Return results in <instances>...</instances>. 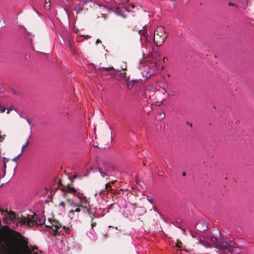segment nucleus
<instances>
[{
	"label": "nucleus",
	"mask_w": 254,
	"mask_h": 254,
	"mask_svg": "<svg viewBox=\"0 0 254 254\" xmlns=\"http://www.w3.org/2000/svg\"><path fill=\"white\" fill-rule=\"evenodd\" d=\"M127 82V88L128 89H130L133 87V83L134 82V81L132 80L130 82Z\"/></svg>",
	"instance_id": "15"
},
{
	"label": "nucleus",
	"mask_w": 254,
	"mask_h": 254,
	"mask_svg": "<svg viewBox=\"0 0 254 254\" xmlns=\"http://www.w3.org/2000/svg\"><path fill=\"white\" fill-rule=\"evenodd\" d=\"M126 69H127V67L126 66L125 67H122V69L123 70H126Z\"/></svg>",
	"instance_id": "28"
},
{
	"label": "nucleus",
	"mask_w": 254,
	"mask_h": 254,
	"mask_svg": "<svg viewBox=\"0 0 254 254\" xmlns=\"http://www.w3.org/2000/svg\"><path fill=\"white\" fill-rule=\"evenodd\" d=\"M115 2L119 6L125 5L127 3L128 0H114Z\"/></svg>",
	"instance_id": "10"
},
{
	"label": "nucleus",
	"mask_w": 254,
	"mask_h": 254,
	"mask_svg": "<svg viewBox=\"0 0 254 254\" xmlns=\"http://www.w3.org/2000/svg\"><path fill=\"white\" fill-rule=\"evenodd\" d=\"M66 202L74 209L69 210L68 216L71 219L76 218L81 213L89 212V198L78 189L71 187L68 184L61 188Z\"/></svg>",
	"instance_id": "1"
},
{
	"label": "nucleus",
	"mask_w": 254,
	"mask_h": 254,
	"mask_svg": "<svg viewBox=\"0 0 254 254\" xmlns=\"http://www.w3.org/2000/svg\"><path fill=\"white\" fill-rule=\"evenodd\" d=\"M157 72L158 70L155 63L146 62L145 65H144V69L142 71V74L145 78H149Z\"/></svg>",
	"instance_id": "3"
},
{
	"label": "nucleus",
	"mask_w": 254,
	"mask_h": 254,
	"mask_svg": "<svg viewBox=\"0 0 254 254\" xmlns=\"http://www.w3.org/2000/svg\"><path fill=\"white\" fill-rule=\"evenodd\" d=\"M22 151H21V153H19L17 156L13 158L12 160L14 162H16L17 159L19 157V156L22 154Z\"/></svg>",
	"instance_id": "16"
},
{
	"label": "nucleus",
	"mask_w": 254,
	"mask_h": 254,
	"mask_svg": "<svg viewBox=\"0 0 254 254\" xmlns=\"http://www.w3.org/2000/svg\"><path fill=\"white\" fill-rule=\"evenodd\" d=\"M161 117H162V118H165V114H164V113L162 114V115H161Z\"/></svg>",
	"instance_id": "30"
},
{
	"label": "nucleus",
	"mask_w": 254,
	"mask_h": 254,
	"mask_svg": "<svg viewBox=\"0 0 254 254\" xmlns=\"http://www.w3.org/2000/svg\"><path fill=\"white\" fill-rule=\"evenodd\" d=\"M101 15H102V17H104L105 19L106 18V16L105 15H104L103 14H101Z\"/></svg>",
	"instance_id": "25"
},
{
	"label": "nucleus",
	"mask_w": 254,
	"mask_h": 254,
	"mask_svg": "<svg viewBox=\"0 0 254 254\" xmlns=\"http://www.w3.org/2000/svg\"><path fill=\"white\" fill-rule=\"evenodd\" d=\"M98 171L102 177H104L105 176L108 175L107 174L106 172H104L100 168H98Z\"/></svg>",
	"instance_id": "13"
},
{
	"label": "nucleus",
	"mask_w": 254,
	"mask_h": 254,
	"mask_svg": "<svg viewBox=\"0 0 254 254\" xmlns=\"http://www.w3.org/2000/svg\"><path fill=\"white\" fill-rule=\"evenodd\" d=\"M120 76H122L123 79L126 81V82H128V77H127L126 76V72H124V73H122L121 74H120Z\"/></svg>",
	"instance_id": "12"
},
{
	"label": "nucleus",
	"mask_w": 254,
	"mask_h": 254,
	"mask_svg": "<svg viewBox=\"0 0 254 254\" xmlns=\"http://www.w3.org/2000/svg\"><path fill=\"white\" fill-rule=\"evenodd\" d=\"M201 224V223H198L197 225H196V227L197 228V229L199 230V231H205L206 229H207V227H205L204 229H199V226Z\"/></svg>",
	"instance_id": "18"
},
{
	"label": "nucleus",
	"mask_w": 254,
	"mask_h": 254,
	"mask_svg": "<svg viewBox=\"0 0 254 254\" xmlns=\"http://www.w3.org/2000/svg\"><path fill=\"white\" fill-rule=\"evenodd\" d=\"M167 36L164 31V27L158 26L156 27L154 34V42L157 46H161L164 42Z\"/></svg>",
	"instance_id": "2"
},
{
	"label": "nucleus",
	"mask_w": 254,
	"mask_h": 254,
	"mask_svg": "<svg viewBox=\"0 0 254 254\" xmlns=\"http://www.w3.org/2000/svg\"><path fill=\"white\" fill-rule=\"evenodd\" d=\"M7 217L11 222L14 223L16 221H17L18 222L21 223V222L19 221V220L20 219H22V217L21 218L18 216H16L15 212L13 211H9L7 212Z\"/></svg>",
	"instance_id": "8"
},
{
	"label": "nucleus",
	"mask_w": 254,
	"mask_h": 254,
	"mask_svg": "<svg viewBox=\"0 0 254 254\" xmlns=\"http://www.w3.org/2000/svg\"><path fill=\"white\" fill-rule=\"evenodd\" d=\"M113 69H114V68L112 66H110V67H103L102 68V69L104 70H112Z\"/></svg>",
	"instance_id": "19"
},
{
	"label": "nucleus",
	"mask_w": 254,
	"mask_h": 254,
	"mask_svg": "<svg viewBox=\"0 0 254 254\" xmlns=\"http://www.w3.org/2000/svg\"><path fill=\"white\" fill-rule=\"evenodd\" d=\"M55 231H56L57 232H59V231H60V228H58V227L56 228V229H55Z\"/></svg>",
	"instance_id": "23"
},
{
	"label": "nucleus",
	"mask_w": 254,
	"mask_h": 254,
	"mask_svg": "<svg viewBox=\"0 0 254 254\" xmlns=\"http://www.w3.org/2000/svg\"><path fill=\"white\" fill-rule=\"evenodd\" d=\"M109 184H106L105 186H106V189H108V187L109 186Z\"/></svg>",
	"instance_id": "24"
},
{
	"label": "nucleus",
	"mask_w": 254,
	"mask_h": 254,
	"mask_svg": "<svg viewBox=\"0 0 254 254\" xmlns=\"http://www.w3.org/2000/svg\"><path fill=\"white\" fill-rule=\"evenodd\" d=\"M38 218H37V222L36 224L37 225H42L45 223V217L44 216L42 215H37Z\"/></svg>",
	"instance_id": "9"
},
{
	"label": "nucleus",
	"mask_w": 254,
	"mask_h": 254,
	"mask_svg": "<svg viewBox=\"0 0 254 254\" xmlns=\"http://www.w3.org/2000/svg\"><path fill=\"white\" fill-rule=\"evenodd\" d=\"M37 218H38V216L35 214H28L27 217L22 216V219H20L19 221L24 225L34 226L37 225Z\"/></svg>",
	"instance_id": "5"
},
{
	"label": "nucleus",
	"mask_w": 254,
	"mask_h": 254,
	"mask_svg": "<svg viewBox=\"0 0 254 254\" xmlns=\"http://www.w3.org/2000/svg\"><path fill=\"white\" fill-rule=\"evenodd\" d=\"M3 166H4V168H6V162H4Z\"/></svg>",
	"instance_id": "31"
},
{
	"label": "nucleus",
	"mask_w": 254,
	"mask_h": 254,
	"mask_svg": "<svg viewBox=\"0 0 254 254\" xmlns=\"http://www.w3.org/2000/svg\"><path fill=\"white\" fill-rule=\"evenodd\" d=\"M115 12L118 15L123 16V17H126V16L123 15L121 11V10L118 8L115 10Z\"/></svg>",
	"instance_id": "11"
},
{
	"label": "nucleus",
	"mask_w": 254,
	"mask_h": 254,
	"mask_svg": "<svg viewBox=\"0 0 254 254\" xmlns=\"http://www.w3.org/2000/svg\"><path fill=\"white\" fill-rule=\"evenodd\" d=\"M86 0H72L71 3L74 6V9L77 13L82 11L84 4L86 3Z\"/></svg>",
	"instance_id": "7"
},
{
	"label": "nucleus",
	"mask_w": 254,
	"mask_h": 254,
	"mask_svg": "<svg viewBox=\"0 0 254 254\" xmlns=\"http://www.w3.org/2000/svg\"><path fill=\"white\" fill-rule=\"evenodd\" d=\"M142 64V63L141 62V63H140V65H139V66H138V68H139L142 69V67H141V66H142V65H141V64Z\"/></svg>",
	"instance_id": "26"
},
{
	"label": "nucleus",
	"mask_w": 254,
	"mask_h": 254,
	"mask_svg": "<svg viewBox=\"0 0 254 254\" xmlns=\"http://www.w3.org/2000/svg\"><path fill=\"white\" fill-rule=\"evenodd\" d=\"M219 246L221 248V251L224 252L226 251L231 254H237L240 253L241 250L237 247H234V243L231 241L229 243L226 242H220Z\"/></svg>",
	"instance_id": "4"
},
{
	"label": "nucleus",
	"mask_w": 254,
	"mask_h": 254,
	"mask_svg": "<svg viewBox=\"0 0 254 254\" xmlns=\"http://www.w3.org/2000/svg\"><path fill=\"white\" fill-rule=\"evenodd\" d=\"M27 121L29 125H30V124H31V122H30V121H29V119H27Z\"/></svg>",
	"instance_id": "29"
},
{
	"label": "nucleus",
	"mask_w": 254,
	"mask_h": 254,
	"mask_svg": "<svg viewBox=\"0 0 254 254\" xmlns=\"http://www.w3.org/2000/svg\"><path fill=\"white\" fill-rule=\"evenodd\" d=\"M65 202L64 201H61L59 204V206L62 207V210H65Z\"/></svg>",
	"instance_id": "14"
},
{
	"label": "nucleus",
	"mask_w": 254,
	"mask_h": 254,
	"mask_svg": "<svg viewBox=\"0 0 254 254\" xmlns=\"http://www.w3.org/2000/svg\"><path fill=\"white\" fill-rule=\"evenodd\" d=\"M44 6L46 9H50V8L49 2H48L47 1V0H46V1H45Z\"/></svg>",
	"instance_id": "17"
},
{
	"label": "nucleus",
	"mask_w": 254,
	"mask_h": 254,
	"mask_svg": "<svg viewBox=\"0 0 254 254\" xmlns=\"http://www.w3.org/2000/svg\"><path fill=\"white\" fill-rule=\"evenodd\" d=\"M11 110V109H8L7 110V114H9V113L10 112V111Z\"/></svg>",
	"instance_id": "27"
},
{
	"label": "nucleus",
	"mask_w": 254,
	"mask_h": 254,
	"mask_svg": "<svg viewBox=\"0 0 254 254\" xmlns=\"http://www.w3.org/2000/svg\"><path fill=\"white\" fill-rule=\"evenodd\" d=\"M3 222L6 223V224H8V221H7V218H4V220H3Z\"/></svg>",
	"instance_id": "21"
},
{
	"label": "nucleus",
	"mask_w": 254,
	"mask_h": 254,
	"mask_svg": "<svg viewBox=\"0 0 254 254\" xmlns=\"http://www.w3.org/2000/svg\"><path fill=\"white\" fill-rule=\"evenodd\" d=\"M8 161V159L5 160V162H6ZM4 162H5V158H4Z\"/></svg>",
	"instance_id": "32"
},
{
	"label": "nucleus",
	"mask_w": 254,
	"mask_h": 254,
	"mask_svg": "<svg viewBox=\"0 0 254 254\" xmlns=\"http://www.w3.org/2000/svg\"><path fill=\"white\" fill-rule=\"evenodd\" d=\"M100 42H101V41H100V39H98L96 40V44H98V43H99Z\"/></svg>",
	"instance_id": "22"
},
{
	"label": "nucleus",
	"mask_w": 254,
	"mask_h": 254,
	"mask_svg": "<svg viewBox=\"0 0 254 254\" xmlns=\"http://www.w3.org/2000/svg\"><path fill=\"white\" fill-rule=\"evenodd\" d=\"M28 141H27V142L25 143V144H24V145L22 146V151H23V149H24L25 147L27 146H28Z\"/></svg>",
	"instance_id": "20"
},
{
	"label": "nucleus",
	"mask_w": 254,
	"mask_h": 254,
	"mask_svg": "<svg viewBox=\"0 0 254 254\" xmlns=\"http://www.w3.org/2000/svg\"><path fill=\"white\" fill-rule=\"evenodd\" d=\"M220 242H225L224 241H218L217 238L215 237H211L210 239H208L206 241V243L202 242L201 240L199 243L202 244L206 248H210L211 247H214L215 249H220L221 248L219 246V243Z\"/></svg>",
	"instance_id": "6"
}]
</instances>
